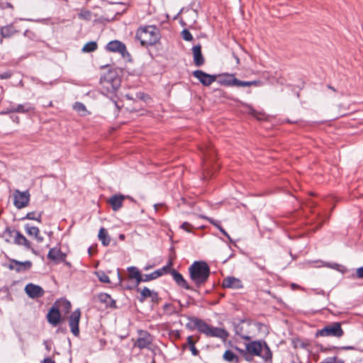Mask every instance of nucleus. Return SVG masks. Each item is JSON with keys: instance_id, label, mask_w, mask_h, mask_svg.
<instances>
[{"instance_id": "nucleus-21", "label": "nucleus", "mask_w": 363, "mask_h": 363, "mask_svg": "<svg viewBox=\"0 0 363 363\" xmlns=\"http://www.w3.org/2000/svg\"><path fill=\"white\" fill-rule=\"evenodd\" d=\"M228 335V333L225 329L221 328L213 327L211 325L207 334L208 337H219L223 340H226Z\"/></svg>"}, {"instance_id": "nucleus-13", "label": "nucleus", "mask_w": 363, "mask_h": 363, "mask_svg": "<svg viewBox=\"0 0 363 363\" xmlns=\"http://www.w3.org/2000/svg\"><path fill=\"white\" fill-rule=\"evenodd\" d=\"M170 274L174 279V281L176 282V284L183 289H185L186 290H190L193 291H197V289L191 286L188 284L186 280L184 278L183 275L179 272L177 270L172 269L170 271Z\"/></svg>"}, {"instance_id": "nucleus-63", "label": "nucleus", "mask_w": 363, "mask_h": 363, "mask_svg": "<svg viewBox=\"0 0 363 363\" xmlns=\"http://www.w3.org/2000/svg\"><path fill=\"white\" fill-rule=\"evenodd\" d=\"M35 239L37 240V241L38 242H42L43 241V236H40L39 235V234H38L37 236H35Z\"/></svg>"}, {"instance_id": "nucleus-43", "label": "nucleus", "mask_w": 363, "mask_h": 363, "mask_svg": "<svg viewBox=\"0 0 363 363\" xmlns=\"http://www.w3.org/2000/svg\"><path fill=\"white\" fill-rule=\"evenodd\" d=\"M214 96L219 98H225L228 99L229 97L227 96L226 93L221 89H214L213 90Z\"/></svg>"}, {"instance_id": "nucleus-4", "label": "nucleus", "mask_w": 363, "mask_h": 363, "mask_svg": "<svg viewBox=\"0 0 363 363\" xmlns=\"http://www.w3.org/2000/svg\"><path fill=\"white\" fill-rule=\"evenodd\" d=\"M245 345L249 362L252 360L254 356L261 357L265 362L272 360V352L265 341L254 340Z\"/></svg>"}, {"instance_id": "nucleus-2", "label": "nucleus", "mask_w": 363, "mask_h": 363, "mask_svg": "<svg viewBox=\"0 0 363 363\" xmlns=\"http://www.w3.org/2000/svg\"><path fill=\"white\" fill-rule=\"evenodd\" d=\"M189 277L195 287L200 288L208 280L211 270L208 264L202 260L194 261L188 268Z\"/></svg>"}, {"instance_id": "nucleus-62", "label": "nucleus", "mask_w": 363, "mask_h": 363, "mask_svg": "<svg viewBox=\"0 0 363 363\" xmlns=\"http://www.w3.org/2000/svg\"><path fill=\"white\" fill-rule=\"evenodd\" d=\"M10 118L12 120V121H13L16 123H18L19 122V117L18 116L11 115Z\"/></svg>"}, {"instance_id": "nucleus-20", "label": "nucleus", "mask_w": 363, "mask_h": 363, "mask_svg": "<svg viewBox=\"0 0 363 363\" xmlns=\"http://www.w3.org/2000/svg\"><path fill=\"white\" fill-rule=\"evenodd\" d=\"M194 62L196 66L200 67L204 64V57L201 52V45L198 44L192 48Z\"/></svg>"}, {"instance_id": "nucleus-57", "label": "nucleus", "mask_w": 363, "mask_h": 363, "mask_svg": "<svg viewBox=\"0 0 363 363\" xmlns=\"http://www.w3.org/2000/svg\"><path fill=\"white\" fill-rule=\"evenodd\" d=\"M136 96H137V98L145 101L146 97H147V95H146L143 92H138V93H137Z\"/></svg>"}, {"instance_id": "nucleus-14", "label": "nucleus", "mask_w": 363, "mask_h": 363, "mask_svg": "<svg viewBox=\"0 0 363 363\" xmlns=\"http://www.w3.org/2000/svg\"><path fill=\"white\" fill-rule=\"evenodd\" d=\"M219 77L217 82L225 86H237L239 87V79H237L233 74H223L218 75Z\"/></svg>"}, {"instance_id": "nucleus-51", "label": "nucleus", "mask_w": 363, "mask_h": 363, "mask_svg": "<svg viewBox=\"0 0 363 363\" xmlns=\"http://www.w3.org/2000/svg\"><path fill=\"white\" fill-rule=\"evenodd\" d=\"M192 225L188 223V222H184L181 225H180V228L184 230L185 231L188 232V233H190L191 232V230L189 229V228H191Z\"/></svg>"}, {"instance_id": "nucleus-49", "label": "nucleus", "mask_w": 363, "mask_h": 363, "mask_svg": "<svg viewBox=\"0 0 363 363\" xmlns=\"http://www.w3.org/2000/svg\"><path fill=\"white\" fill-rule=\"evenodd\" d=\"M319 218H320V220L318 223V226L315 228V230L320 228L322 226V225L323 224V223H325L326 220H328L329 216H323L319 214Z\"/></svg>"}, {"instance_id": "nucleus-22", "label": "nucleus", "mask_w": 363, "mask_h": 363, "mask_svg": "<svg viewBox=\"0 0 363 363\" xmlns=\"http://www.w3.org/2000/svg\"><path fill=\"white\" fill-rule=\"evenodd\" d=\"M125 196L122 194H114L108 199V203L114 211L119 210L123 206Z\"/></svg>"}, {"instance_id": "nucleus-44", "label": "nucleus", "mask_w": 363, "mask_h": 363, "mask_svg": "<svg viewBox=\"0 0 363 363\" xmlns=\"http://www.w3.org/2000/svg\"><path fill=\"white\" fill-rule=\"evenodd\" d=\"M182 37L186 41H191L193 40V36L191 33L187 29H184L182 31Z\"/></svg>"}, {"instance_id": "nucleus-32", "label": "nucleus", "mask_w": 363, "mask_h": 363, "mask_svg": "<svg viewBox=\"0 0 363 363\" xmlns=\"http://www.w3.org/2000/svg\"><path fill=\"white\" fill-rule=\"evenodd\" d=\"M98 48L97 43L95 41H90L86 43L82 48L83 52H91L95 51Z\"/></svg>"}, {"instance_id": "nucleus-59", "label": "nucleus", "mask_w": 363, "mask_h": 363, "mask_svg": "<svg viewBox=\"0 0 363 363\" xmlns=\"http://www.w3.org/2000/svg\"><path fill=\"white\" fill-rule=\"evenodd\" d=\"M164 206V204L163 203H155L154 204V209H155V212H158L159 211V208L160 207H163Z\"/></svg>"}, {"instance_id": "nucleus-36", "label": "nucleus", "mask_w": 363, "mask_h": 363, "mask_svg": "<svg viewBox=\"0 0 363 363\" xmlns=\"http://www.w3.org/2000/svg\"><path fill=\"white\" fill-rule=\"evenodd\" d=\"M187 344H188V345L189 347V349H190V350L191 352V354L194 356L198 355L199 352V350L195 347V342L193 340L192 336H189L187 337Z\"/></svg>"}, {"instance_id": "nucleus-18", "label": "nucleus", "mask_w": 363, "mask_h": 363, "mask_svg": "<svg viewBox=\"0 0 363 363\" xmlns=\"http://www.w3.org/2000/svg\"><path fill=\"white\" fill-rule=\"evenodd\" d=\"M67 255L61 251L60 249L57 247L51 248L48 254V258L55 264L65 262Z\"/></svg>"}, {"instance_id": "nucleus-25", "label": "nucleus", "mask_w": 363, "mask_h": 363, "mask_svg": "<svg viewBox=\"0 0 363 363\" xmlns=\"http://www.w3.org/2000/svg\"><path fill=\"white\" fill-rule=\"evenodd\" d=\"M98 237L104 246H108L110 244L111 238L104 228H101Z\"/></svg>"}, {"instance_id": "nucleus-24", "label": "nucleus", "mask_w": 363, "mask_h": 363, "mask_svg": "<svg viewBox=\"0 0 363 363\" xmlns=\"http://www.w3.org/2000/svg\"><path fill=\"white\" fill-rule=\"evenodd\" d=\"M195 326L196 329L201 333L204 334L207 336L209 328L211 327L210 325L207 324L204 320L198 318V319H195Z\"/></svg>"}, {"instance_id": "nucleus-42", "label": "nucleus", "mask_w": 363, "mask_h": 363, "mask_svg": "<svg viewBox=\"0 0 363 363\" xmlns=\"http://www.w3.org/2000/svg\"><path fill=\"white\" fill-rule=\"evenodd\" d=\"M16 237L14 239V242L17 245H21L22 242H24V240H27L26 238L19 231H16Z\"/></svg>"}, {"instance_id": "nucleus-15", "label": "nucleus", "mask_w": 363, "mask_h": 363, "mask_svg": "<svg viewBox=\"0 0 363 363\" xmlns=\"http://www.w3.org/2000/svg\"><path fill=\"white\" fill-rule=\"evenodd\" d=\"M48 322L52 326H57L61 322V314L58 307L54 304L47 314Z\"/></svg>"}, {"instance_id": "nucleus-28", "label": "nucleus", "mask_w": 363, "mask_h": 363, "mask_svg": "<svg viewBox=\"0 0 363 363\" xmlns=\"http://www.w3.org/2000/svg\"><path fill=\"white\" fill-rule=\"evenodd\" d=\"M223 357L226 362H228L238 363L240 361L239 357L229 350L224 352Z\"/></svg>"}, {"instance_id": "nucleus-41", "label": "nucleus", "mask_w": 363, "mask_h": 363, "mask_svg": "<svg viewBox=\"0 0 363 363\" xmlns=\"http://www.w3.org/2000/svg\"><path fill=\"white\" fill-rule=\"evenodd\" d=\"M186 318L189 320V323L186 324V328H188L190 330H196L195 326V319H198V318L194 316H186Z\"/></svg>"}, {"instance_id": "nucleus-26", "label": "nucleus", "mask_w": 363, "mask_h": 363, "mask_svg": "<svg viewBox=\"0 0 363 363\" xmlns=\"http://www.w3.org/2000/svg\"><path fill=\"white\" fill-rule=\"evenodd\" d=\"M33 109V108L30 103L14 105L15 113H26Z\"/></svg>"}, {"instance_id": "nucleus-47", "label": "nucleus", "mask_w": 363, "mask_h": 363, "mask_svg": "<svg viewBox=\"0 0 363 363\" xmlns=\"http://www.w3.org/2000/svg\"><path fill=\"white\" fill-rule=\"evenodd\" d=\"M354 279H363V267H358L356 269V273L352 276Z\"/></svg>"}, {"instance_id": "nucleus-35", "label": "nucleus", "mask_w": 363, "mask_h": 363, "mask_svg": "<svg viewBox=\"0 0 363 363\" xmlns=\"http://www.w3.org/2000/svg\"><path fill=\"white\" fill-rule=\"evenodd\" d=\"M13 33L12 26H4L1 28V35L3 38H9Z\"/></svg>"}, {"instance_id": "nucleus-48", "label": "nucleus", "mask_w": 363, "mask_h": 363, "mask_svg": "<svg viewBox=\"0 0 363 363\" xmlns=\"http://www.w3.org/2000/svg\"><path fill=\"white\" fill-rule=\"evenodd\" d=\"M150 298H151V301L155 303H158L161 300L159 297L158 293L155 291H153Z\"/></svg>"}, {"instance_id": "nucleus-16", "label": "nucleus", "mask_w": 363, "mask_h": 363, "mask_svg": "<svg viewBox=\"0 0 363 363\" xmlns=\"http://www.w3.org/2000/svg\"><path fill=\"white\" fill-rule=\"evenodd\" d=\"M25 291L31 298H40L44 295V290L43 288L32 283L26 284L25 286Z\"/></svg>"}, {"instance_id": "nucleus-5", "label": "nucleus", "mask_w": 363, "mask_h": 363, "mask_svg": "<svg viewBox=\"0 0 363 363\" xmlns=\"http://www.w3.org/2000/svg\"><path fill=\"white\" fill-rule=\"evenodd\" d=\"M344 335V330L342 328L340 322H333L325 325L323 328L318 330L315 333V337H333L340 338Z\"/></svg>"}, {"instance_id": "nucleus-46", "label": "nucleus", "mask_w": 363, "mask_h": 363, "mask_svg": "<svg viewBox=\"0 0 363 363\" xmlns=\"http://www.w3.org/2000/svg\"><path fill=\"white\" fill-rule=\"evenodd\" d=\"M79 17L80 18L89 21L91 17V13L88 10L82 11L80 13H79Z\"/></svg>"}, {"instance_id": "nucleus-61", "label": "nucleus", "mask_w": 363, "mask_h": 363, "mask_svg": "<svg viewBox=\"0 0 363 363\" xmlns=\"http://www.w3.org/2000/svg\"><path fill=\"white\" fill-rule=\"evenodd\" d=\"M43 363H55V362L52 358L48 357L43 359Z\"/></svg>"}, {"instance_id": "nucleus-60", "label": "nucleus", "mask_w": 363, "mask_h": 363, "mask_svg": "<svg viewBox=\"0 0 363 363\" xmlns=\"http://www.w3.org/2000/svg\"><path fill=\"white\" fill-rule=\"evenodd\" d=\"M43 345L45 347V349L49 352L51 350V344L48 340L43 341Z\"/></svg>"}, {"instance_id": "nucleus-52", "label": "nucleus", "mask_w": 363, "mask_h": 363, "mask_svg": "<svg viewBox=\"0 0 363 363\" xmlns=\"http://www.w3.org/2000/svg\"><path fill=\"white\" fill-rule=\"evenodd\" d=\"M15 113L14 105H10L4 111H2L1 113V114H8V113Z\"/></svg>"}, {"instance_id": "nucleus-3", "label": "nucleus", "mask_w": 363, "mask_h": 363, "mask_svg": "<svg viewBox=\"0 0 363 363\" xmlns=\"http://www.w3.org/2000/svg\"><path fill=\"white\" fill-rule=\"evenodd\" d=\"M160 30L155 26H141L136 32V38L144 47L155 45L160 41Z\"/></svg>"}, {"instance_id": "nucleus-29", "label": "nucleus", "mask_w": 363, "mask_h": 363, "mask_svg": "<svg viewBox=\"0 0 363 363\" xmlns=\"http://www.w3.org/2000/svg\"><path fill=\"white\" fill-rule=\"evenodd\" d=\"M160 272L154 271L150 274H142L141 282H147L160 277Z\"/></svg>"}, {"instance_id": "nucleus-58", "label": "nucleus", "mask_w": 363, "mask_h": 363, "mask_svg": "<svg viewBox=\"0 0 363 363\" xmlns=\"http://www.w3.org/2000/svg\"><path fill=\"white\" fill-rule=\"evenodd\" d=\"M21 245H23L26 247V249L30 250L31 249V244L30 242L28 240H24V242L21 243Z\"/></svg>"}, {"instance_id": "nucleus-10", "label": "nucleus", "mask_w": 363, "mask_h": 363, "mask_svg": "<svg viewBox=\"0 0 363 363\" xmlns=\"http://www.w3.org/2000/svg\"><path fill=\"white\" fill-rule=\"evenodd\" d=\"M192 74L204 86H210L213 82H216L218 78L217 74H210L201 69L194 71Z\"/></svg>"}, {"instance_id": "nucleus-23", "label": "nucleus", "mask_w": 363, "mask_h": 363, "mask_svg": "<svg viewBox=\"0 0 363 363\" xmlns=\"http://www.w3.org/2000/svg\"><path fill=\"white\" fill-rule=\"evenodd\" d=\"M98 298L99 301L106 305V308H117L116 302L111 296L106 293H100L98 294Z\"/></svg>"}, {"instance_id": "nucleus-64", "label": "nucleus", "mask_w": 363, "mask_h": 363, "mask_svg": "<svg viewBox=\"0 0 363 363\" xmlns=\"http://www.w3.org/2000/svg\"><path fill=\"white\" fill-rule=\"evenodd\" d=\"M320 363H332V359L327 357Z\"/></svg>"}, {"instance_id": "nucleus-40", "label": "nucleus", "mask_w": 363, "mask_h": 363, "mask_svg": "<svg viewBox=\"0 0 363 363\" xmlns=\"http://www.w3.org/2000/svg\"><path fill=\"white\" fill-rule=\"evenodd\" d=\"M172 265V262L169 261L167 265L162 267L160 269H157L156 272H160V277L162 276L164 274L170 273V271L172 269H171Z\"/></svg>"}, {"instance_id": "nucleus-39", "label": "nucleus", "mask_w": 363, "mask_h": 363, "mask_svg": "<svg viewBox=\"0 0 363 363\" xmlns=\"http://www.w3.org/2000/svg\"><path fill=\"white\" fill-rule=\"evenodd\" d=\"M261 84L260 81L259 80H254V81H241L239 79V87L242 86H250L252 85L258 86Z\"/></svg>"}, {"instance_id": "nucleus-53", "label": "nucleus", "mask_w": 363, "mask_h": 363, "mask_svg": "<svg viewBox=\"0 0 363 363\" xmlns=\"http://www.w3.org/2000/svg\"><path fill=\"white\" fill-rule=\"evenodd\" d=\"M252 262L254 265H255L259 269H261L262 271L265 270V266H264V263L260 262L259 261H253V260L252 261Z\"/></svg>"}, {"instance_id": "nucleus-38", "label": "nucleus", "mask_w": 363, "mask_h": 363, "mask_svg": "<svg viewBox=\"0 0 363 363\" xmlns=\"http://www.w3.org/2000/svg\"><path fill=\"white\" fill-rule=\"evenodd\" d=\"M96 274L99 280L102 283H109L110 279L108 276L103 271H99L96 272Z\"/></svg>"}, {"instance_id": "nucleus-1", "label": "nucleus", "mask_w": 363, "mask_h": 363, "mask_svg": "<svg viewBox=\"0 0 363 363\" xmlns=\"http://www.w3.org/2000/svg\"><path fill=\"white\" fill-rule=\"evenodd\" d=\"M101 92L108 96L118 112L121 106L118 104L117 91L121 86V79L116 70L111 69L100 77Z\"/></svg>"}, {"instance_id": "nucleus-19", "label": "nucleus", "mask_w": 363, "mask_h": 363, "mask_svg": "<svg viewBox=\"0 0 363 363\" xmlns=\"http://www.w3.org/2000/svg\"><path fill=\"white\" fill-rule=\"evenodd\" d=\"M140 335H143L138 338L137 341L135 343V347H138L139 349L147 348L152 343V339L150 337V334L147 331L140 330Z\"/></svg>"}, {"instance_id": "nucleus-33", "label": "nucleus", "mask_w": 363, "mask_h": 363, "mask_svg": "<svg viewBox=\"0 0 363 363\" xmlns=\"http://www.w3.org/2000/svg\"><path fill=\"white\" fill-rule=\"evenodd\" d=\"M25 230L27 234L30 236H37L39 234V228L35 226H32L28 223H26L24 226Z\"/></svg>"}, {"instance_id": "nucleus-50", "label": "nucleus", "mask_w": 363, "mask_h": 363, "mask_svg": "<svg viewBox=\"0 0 363 363\" xmlns=\"http://www.w3.org/2000/svg\"><path fill=\"white\" fill-rule=\"evenodd\" d=\"M117 276H118V282L120 283V284L121 286H123V288L125 286H133L134 284V281H132L131 283H128V284H125L123 285V279L118 269V272H117Z\"/></svg>"}, {"instance_id": "nucleus-45", "label": "nucleus", "mask_w": 363, "mask_h": 363, "mask_svg": "<svg viewBox=\"0 0 363 363\" xmlns=\"http://www.w3.org/2000/svg\"><path fill=\"white\" fill-rule=\"evenodd\" d=\"M234 350H235L236 351H238L239 352V354L247 361V362H249V358H248V354L247 352V350L246 348L245 350L243 349H240L237 346H235L234 347Z\"/></svg>"}, {"instance_id": "nucleus-34", "label": "nucleus", "mask_w": 363, "mask_h": 363, "mask_svg": "<svg viewBox=\"0 0 363 363\" xmlns=\"http://www.w3.org/2000/svg\"><path fill=\"white\" fill-rule=\"evenodd\" d=\"M138 291H140V297L138 300L141 303L144 302L147 298L150 297L153 292V291H151L146 286H145L142 290L140 289Z\"/></svg>"}, {"instance_id": "nucleus-31", "label": "nucleus", "mask_w": 363, "mask_h": 363, "mask_svg": "<svg viewBox=\"0 0 363 363\" xmlns=\"http://www.w3.org/2000/svg\"><path fill=\"white\" fill-rule=\"evenodd\" d=\"M335 349H340V350H354V347L353 346H343V347H335V346H331V347H325L323 345H320V350L323 352H326L328 351H331L333 350H335Z\"/></svg>"}, {"instance_id": "nucleus-54", "label": "nucleus", "mask_w": 363, "mask_h": 363, "mask_svg": "<svg viewBox=\"0 0 363 363\" xmlns=\"http://www.w3.org/2000/svg\"><path fill=\"white\" fill-rule=\"evenodd\" d=\"M11 73L10 72H5L0 74V79H7L11 78Z\"/></svg>"}, {"instance_id": "nucleus-6", "label": "nucleus", "mask_w": 363, "mask_h": 363, "mask_svg": "<svg viewBox=\"0 0 363 363\" xmlns=\"http://www.w3.org/2000/svg\"><path fill=\"white\" fill-rule=\"evenodd\" d=\"M201 152L203 155L204 168L207 171L208 176H211L213 172L209 169L208 162H209L210 164L213 166V163L216 160V150L211 144H207L201 147Z\"/></svg>"}, {"instance_id": "nucleus-11", "label": "nucleus", "mask_w": 363, "mask_h": 363, "mask_svg": "<svg viewBox=\"0 0 363 363\" xmlns=\"http://www.w3.org/2000/svg\"><path fill=\"white\" fill-rule=\"evenodd\" d=\"M81 317L79 308L74 311L69 317V326L72 333L77 337L79 335V323Z\"/></svg>"}, {"instance_id": "nucleus-17", "label": "nucleus", "mask_w": 363, "mask_h": 363, "mask_svg": "<svg viewBox=\"0 0 363 363\" xmlns=\"http://www.w3.org/2000/svg\"><path fill=\"white\" fill-rule=\"evenodd\" d=\"M222 286L223 288L232 289H240L243 288V284L242 281L238 278L235 277H227L223 279Z\"/></svg>"}, {"instance_id": "nucleus-30", "label": "nucleus", "mask_w": 363, "mask_h": 363, "mask_svg": "<svg viewBox=\"0 0 363 363\" xmlns=\"http://www.w3.org/2000/svg\"><path fill=\"white\" fill-rule=\"evenodd\" d=\"M42 214H43V212L41 211V212L38 213V216H35V211L28 212L24 217L21 218V220H36V221L40 223L41 222Z\"/></svg>"}, {"instance_id": "nucleus-7", "label": "nucleus", "mask_w": 363, "mask_h": 363, "mask_svg": "<svg viewBox=\"0 0 363 363\" xmlns=\"http://www.w3.org/2000/svg\"><path fill=\"white\" fill-rule=\"evenodd\" d=\"M106 50L112 52H118L124 59H128V60L130 59V55L127 51L125 45L120 40H114L110 41L106 45Z\"/></svg>"}, {"instance_id": "nucleus-12", "label": "nucleus", "mask_w": 363, "mask_h": 363, "mask_svg": "<svg viewBox=\"0 0 363 363\" xmlns=\"http://www.w3.org/2000/svg\"><path fill=\"white\" fill-rule=\"evenodd\" d=\"M10 263L8 268L10 270H15L16 272H25L32 267V262L30 261L20 262L14 259H10Z\"/></svg>"}, {"instance_id": "nucleus-55", "label": "nucleus", "mask_w": 363, "mask_h": 363, "mask_svg": "<svg viewBox=\"0 0 363 363\" xmlns=\"http://www.w3.org/2000/svg\"><path fill=\"white\" fill-rule=\"evenodd\" d=\"M15 231L14 230H11L10 228H6L4 233V235L6 237V236H8V237H11L12 236V233H14Z\"/></svg>"}, {"instance_id": "nucleus-9", "label": "nucleus", "mask_w": 363, "mask_h": 363, "mask_svg": "<svg viewBox=\"0 0 363 363\" xmlns=\"http://www.w3.org/2000/svg\"><path fill=\"white\" fill-rule=\"evenodd\" d=\"M128 272V280H134V284L133 286H125L124 289L127 290H132L136 289L137 291H139L138 288L139 284L141 283V277L142 274L140 270L134 266H131L127 268Z\"/></svg>"}, {"instance_id": "nucleus-37", "label": "nucleus", "mask_w": 363, "mask_h": 363, "mask_svg": "<svg viewBox=\"0 0 363 363\" xmlns=\"http://www.w3.org/2000/svg\"><path fill=\"white\" fill-rule=\"evenodd\" d=\"M74 109L79 112L82 116H84L86 112V106L81 102H76L73 106Z\"/></svg>"}, {"instance_id": "nucleus-8", "label": "nucleus", "mask_w": 363, "mask_h": 363, "mask_svg": "<svg viewBox=\"0 0 363 363\" xmlns=\"http://www.w3.org/2000/svg\"><path fill=\"white\" fill-rule=\"evenodd\" d=\"M30 193L28 190L21 191L16 189L13 192V205L18 209L26 207L30 201Z\"/></svg>"}, {"instance_id": "nucleus-27", "label": "nucleus", "mask_w": 363, "mask_h": 363, "mask_svg": "<svg viewBox=\"0 0 363 363\" xmlns=\"http://www.w3.org/2000/svg\"><path fill=\"white\" fill-rule=\"evenodd\" d=\"M205 218L207 219L212 225L216 226L220 230V232L229 240V241L230 242H233V240H232L231 238L230 237L229 234L220 225L219 221L213 219L212 218L205 217Z\"/></svg>"}, {"instance_id": "nucleus-56", "label": "nucleus", "mask_w": 363, "mask_h": 363, "mask_svg": "<svg viewBox=\"0 0 363 363\" xmlns=\"http://www.w3.org/2000/svg\"><path fill=\"white\" fill-rule=\"evenodd\" d=\"M332 359V363H344V361L341 359H338L337 357H330Z\"/></svg>"}]
</instances>
